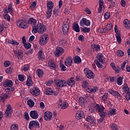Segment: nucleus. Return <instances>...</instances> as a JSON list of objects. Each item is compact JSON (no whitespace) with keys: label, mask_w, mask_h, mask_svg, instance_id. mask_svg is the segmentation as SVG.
Returning <instances> with one entry per match:
<instances>
[{"label":"nucleus","mask_w":130,"mask_h":130,"mask_svg":"<svg viewBox=\"0 0 130 130\" xmlns=\"http://www.w3.org/2000/svg\"><path fill=\"white\" fill-rule=\"evenodd\" d=\"M46 31V27L43 23H38L36 24L35 26H33L31 32L34 34H43Z\"/></svg>","instance_id":"1"},{"label":"nucleus","mask_w":130,"mask_h":130,"mask_svg":"<svg viewBox=\"0 0 130 130\" xmlns=\"http://www.w3.org/2000/svg\"><path fill=\"white\" fill-rule=\"evenodd\" d=\"M70 23L71 21L69 19H66L62 25V32L63 35L67 36L69 34V30H70Z\"/></svg>","instance_id":"2"},{"label":"nucleus","mask_w":130,"mask_h":130,"mask_svg":"<svg viewBox=\"0 0 130 130\" xmlns=\"http://www.w3.org/2000/svg\"><path fill=\"white\" fill-rule=\"evenodd\" d=\"M16 25L21 29H27L29 27L28 22L25 19H19L16 21Z\"/></svg>","instance_id":"3"},{"label":"nucleus","mask_w":130,"mask_h":130,"mask_svg":"<svg viewBox=\"0 0 130 130\" xmlns=\"http://www.w3.org/2000/svg\"><path fill=\"white\" fill-rule=\"evenodd\" d=\"M54 83L55 85L59 88H62V87H67V86H68L67 81L64 80L55 79L54 80Z\"/></svg>","instance_id":"4"},{"label":"nucleus","mask_w":130,"mask_h":130,"mask_svg":"<svg viewBox=\"0 0 130 130\" xmlns=\"http://www.w3.org/2000/svg\"><path fill=\"white\" fill-rule=\"evenodd\" d=\"M95 109L99 114H106V110H105V108L102 105L96 104Z\"/></svg>","instance_id":"5"},{"label":"nucleus","mask_w":130,"mask_h":130,"mask_svg":"<svg viewBox=\"0 0 130 130\" xmlns=\"http://www.w3.org/2000/svg\"><path fill=\"white\" fill-rule=\"evenodd\" d=\"M84 74L86 75V77L87 79H94L95 77V74H94V73L91 70H89L87 68H85L84 70Z\"/></svg>","instance_id":"6"},{"label":"nucleus","mask_w":130,"mask_h":130,"mask_svg":"<svg viewBox=\"0 0 130 130\" xmlns=\"http://www.w3.org/2000/svg\"><path fill=\"white\" fill-rule=\"evenodd\" d=\"M86 121L88 122H89L91 126H95L97 123H96V119L94 116H87L86 117Z\"/></svg>","instance_id":"7"},{"label":"nucleus","mask_w":130,"mask_h":130,"mask_svg":"<svg viewBox=\"0 0 130 130\" xmlns=\"http://www.w3.org/2000/svg\"><path fill=\"white\" fill-rule=\"evenodd\" d=\"M64 52V49L61 47H57L55 51L54 52V54L56 57H59L60 55H62Z\"/></svg>","instance_id":"8"},{"label":"nucleus","mask_w":130,"mask_h":130,"mask_svg":"<svg viewBox=\"0 0 130 130\" xmlns=\"http://www.w3.org/2000/svg\"><path fill=\"white\" fill-rule=\"evenodd\" d=\"M39 125L40 124H39V122H38L37 120H32L30 121L28 124V128L29 129H32V128H37L39 127Z\"/></svg>","instance_id":"9"},{"label":"nucleus","mask_w":130,"mask_h":130,"mask_svg":"<svg viewBox=\"0 0 130 130\" xmlns=\"http://www.w3.org/2000/svg\"><path fill=\"white\" fill-rule=\"evenodd\" d=\"M80 25L81 27H84V26L89 27V26H91V22L90 20L87 19V18H83L80 21Z\"/></svg>","instance_id":"10"},{"label":"nucleus","mask_w":130,"mask_h":130,"mask_svg":"<svg viewBox=\"0 0 130 130\" xmlns=\"http://www.w3.org/2000/svg\"><path fill=\"white\" fill-rule=\"evenodd\" d=\"M39 42L40 45L43 46V45H45L48 42V38L46 36L43 35L39 40Z\"/></svg>","instance_id":"11"},{"label":"nucleus","mask_w":130,"mask_h":130,"mask_svg":"<svg viewBox=\"0 0 130 130\" xmlns=\"http://www.w3.org/2000/svg\"><path fill=\"white\" fill-rule=\"evenodd\" d=\"M108 92H109L111 95L115 96L117 99H121V98H122V96L118 91H114L113 90L110 89H108Z\"/></svg>","instance_id":"12"},{"label":"nucleus","mask_w":130,"mask_h":130,"mask_svg":"<svg viewBox=\"0 0 130 130\" xmlns=\"http://www.w3.org/2000/svg\"><path fill=\"white\" fill-rule=\"evenodd\" d=\"M79 102L81 107L82 108H85V107H86V105H87V98H80L79 99Z\"/></svg>","instance_id":"13"},{"label":"nucleus","mask_w":130,"mask_h":130,"mask_svg":"<svg viewBox=\"0 0 130 130\" xmlns=\"http://www.w3.org/2000/svg\"><path fill=\"white\" fill-rule=\"evenodd\" d=\"M64 63L67 67H71L73 63V57H72V56H68L64 60Z\"/></svg>","instance_id":"14"},{"label":"nucleus","mask_w":130,"mask_h":130,"mask_svg":"<svg viewBox=\"0 0 130 130\" xmlns=\"http://www.w3.org/2000/svg\"><path fill=\"white\" fill-rule=\"evenodd\" d=\"M30 93L34 96H38L40 94V90L38 87H34L30 90Z\"/></svg>","instance_id":"15"},{"label":"nucleus","mask_w":130,"mask_h":130,"mask_svg":"<svg viewBox=\"0 0 130 130\" xmlns=\"http://www.w3.org/2000/svg\"><path fill=\"white\" fill-rule=\"evenodd\" d=\"M48 64L49 67H50L51 70H53V71H55L56 70V67H57V65H56V64L54 63L53 60H49V61L48 62Z\"/></svg>","instance_id":"16"},{"label":"nucleus","mask_w":130,"mask_h":130,"mask_svg":"<svg viewBox=\"0 0 130 130\" xmlns=\"http://www.w3.org/2000/svg\"><path fill=\"white\" fill-rule=\"evenodd\" d=\"M98 90V87L88 86L86 88V91L88 93H95Z\"/></svg>","instance_id":"17"},{"label":"nucleus","mask_w":130,"mask_h":130,"mask_svg":"<svg viewBox=\"0 0 130 130\" xmlns=\"http://www.w3.org/2000/svg\"><path fill=\"white\" fill-rule=\"evenodd\" d=\"M36 23H37V20L33 17L30 18L27 21L28 25H29V24L31 25L32 29L33 27L36 25Z\"/></svg>","instance_id":"18"},{"label":"nucleus","mask_w":130,"mask_h":130,"mask_svg":"<svg viewBox=\"0 0 130 130\" xmlns=\"http://www.w3.org/2000/svg\"><path fill=\"white\" fill-rule=\"evenodd\" d=\"M9 97H11V95H10V93H2L0 95V101H2V102H5L6 101V100L7 98H9Z\"/></svg>","instance_id":"19"},{"label":"nucleus","mask_w":130,"mask_h":130,"mask_svg":"<svg viewBox=\"0 0 130 130\" xmlns=\"http://www.w3.org/2000/svg\"><path fill=\"white\" fill-rule=\"evenodd\" d=\"M66 83L67 85H68L70 87H74V86L76 85V83L75 82V78L71 77L67 81Z\"/></svg>","instance_id":"20"},{"label":"nucleus","mask_w":130,"mask_h":130,"mask_svg":"<svg viewBox=\"0 0 130 130\" xmlns=\"http://www.w3.org/2000/svg\"><path fill=\"white\" fill-rule=\"evenodd\" d=\"M13 85V81L10 79L6 80L3 83V86L4 87H12Z\"/></svg>","instance_id":"21"},{"label":"nucleus","mask_w":130,"mask_h":130,"mask_svg":"<svg viewBox=\"0 0 130 130\" xmlns=\"http://www.w3.org/2000/svg\"><path fill=\"white\" fill-rule=\"evenodd\" d=\"M45 94L50 96V95H52V94H53V90L50 87H45Z\"/></svg>","instance_id":"22"},{"label":"nucleus","mask_w":130,"mask_h":130,"mask_svg":"<svg viewBox=\"0 0 130 130\" xmlns=\"http://www.w3.org/2000/svg\"><path fill=\"white\" fill-rule=\"evenodd\" d=\"M91 47L95 52H98L101 50V47L99 45L93 44L91 45Z\"/></svg>","instance_id":"23"},{"label":"nucleus","mask_w":130,"mask_h":130,"mask_svg":"<svg viewBox=\"0 0 130 130\" xmlns=\"http://www.w3.org/2000/svg\"><path fill=\"white\" fill-rule=\"evenodd\" d=\"M13 113V110H12V106L10 105L7 106V110L5 114H12Z\"/></svg>","instance_id":"24"},{"label":"nucleus","mask_w":130,"mask_h":130,"mask_svg":"<svg viewBox=\"0 0 130 130\" xmlns=\"http://www.w3.org/2000/svg\"><path fill=\"white\" fill-rule=\"evenodd\" d=\"M74 63H81V62H82V59H81V57H80L79 56H75L74 57Z\"/></svg>","instance_id":"25"},{"label":"nucleus","mask_w":130,"mask_h":130,"mask_svg":"<svg viewBox=\"0 0 130 130\" xmlns=\"http://www.w3.org/2000/svg\"><path fill=\"white\" fill-rule=\"evenodd\" d=\"M123 24L126 29H130V21L128 19H125L123 21Z\"/></svg>","instance_id":"26"},{"label":"nucleus","mask_w":130,"mask_h":130,"mask_svg":"<svg viewBox=\"0 0 130 130\" xmlns=\"http://www.w3.org/2000/svg\"><path fill=\"white\" fill-rule=\"evenodd\" d=\"M72 28L74 31L77 32V33H79V32L80 31V26H79V24H78V23L74 24L72 26Z\"/></svg>","instance_id":"27"},{"label":"nucleus","mask_w":130,"mask_h":130,"mask_svg":"<svg viewBox=\"0 0 130 130\" xmlns=\"http://www.w3.org/2000/svg\"><path fill=\"white\" fill-rule=\"evenodd\" d=\"M99 9H98V13L102 12V9H103V0H99Z\"/></svg>","instance_id":"28"},{"label":"nucleus","mask_w":130,"mask_h":130,"mask_svg":"<svg viewBox=\"0 0 130 130\" xmlns=\"http://www.w3.org/2000/svg\"><path fill=\"white\" fill-rule=\"evenodd\" d=\"M26 85L28 87H31V86L33 85V81H32V80H31V77L30 76L27 77V79L26 81Z\"/></svg>","instance_id":"29"},{"label":"nucleus","mask_w":130,"mask_h":130,"mask_svg":"<svg viewBox=\"0 0 130 130\" xmlns=\"http://www.w3.org/2000/svg\"><path fill=\"white\" fill-rule=\"evenodd\" d=\"M122 89L125 93H129V87H128L127 84H125L124 85L123 87L122 88Z\"/></svg>","instance_id":"30"},{"label":"nucleus","mask_w":130,"mask_h":130,"mask_svg":"<svg viewBox=\"0 0 130 130\" xmlns=\"http://www.w3.org/2000/svg\"><path fill=\"white\" fill-rule=\"evenodd\" d=\"M8 43L9 44H12V45H19L20 43H18L17 41L13 40V39L11 40H8Z\"/></svg>","instance_id":"31"},{"label":"nucleus","mask_w":130,"mask_h":130,"mask_svg":"<svg viewBox=\"0 0 130 130\" xmlns=\"http://www.w3.org/2000/svg\"><path fill=\"white\" fill-rule=\"evenodd\" d=\"M59 68L61 71V72H65V71H67L68 68H67V67L63 64L61 61H60L59 63Z\"/></svg>","instance_id":"32"},{"label":"nucleus","mask_w":130,"mask_h":130,"mask_svg":"<svg viewBox=\"0 0 130 130\" xmlns=\"http://www.w3.org/2000/svg\"><path fill=\"white\" fill-rule=\"evenodd\" d=\"M108 99V93H105L102 97V101H103V103H106V101Z\"/></svg>","instance_id":"33"},{"label":"nucleus","mask_w":130,"mask_h":130,"mask_svg":"<svg viewBox=\"0 0 130 130\" xmlns=\"http://www.w3.org/2000/svg\"><path fill=\"white\" fill-rule=\"evenodd\" d=\"M52 118V115L51 114H45L44 116L45 120H47V121H49V120H51Z\"/></svg>","instance_id":"34"},{"label":"nucleus","mask_w":130,"mask_h":130,"mask_svg":"<svg viewBox=\"0 0 130 130\" xmlns=\"http://www.w3.org/2000/svg\"><path fill=\"white\" fill-rule=\"evenodd\" d=\"M37 72V75L39 77L42 78V77H43L44 72L42 69H38Z\"/></svg>","instance_id":"35"},{"label":"nucleus","mask_w":130,"mask_h":130,"mask_svg":"<svg viewBox=\"0 0 130 130\" xmlns=\"http://www.w3.org/2000/svg\"><path fill=\"white\" fill-rule=\"evenodd\" d=\"M27 105L32 108V107H34V105H35V103L32 100L29 99L27 101Z\"/></svg>","instance_id":"36"},{"label":"nucleus","mask_w":130,"mask_h":130,"mask_svg":"<svg viewBox=\"0 0 130 130\" xmlns=\"http://www.w3.org/2000/svg\"><path fill=\"white\" fill-rule=\"evenodd\" d=\"M123 80V78H122L121 76H119V77H118L117 80V85H119V86H121V85H122Z\"/></svg>","instance_id":"37"},{"label":"nucleus","mask_w":130,"mask_h":130,"mask_svg":"<svg viewBox=\"0 0 130 130\" xmlns=\"http://www.w3.org/2000/svg\"><path fill=\"white\" fill-rule=\"evenodd\" d=\"M53 8V3L52 2H48L47 4V10H51L52 11V8Z\"/></svg>","instance_id":"38"},{"label":"nucleus","mask_w":130,"mask_h":130,"mask_svg":"<svg viewBox=\"0 0 130 130\" xmlns=\"http://www.w3.org/2000/svg\"><path fill=\"white\" fill-rule=\"evenodd\" d=\"M90 30L91 29L90 28V27L85 26L83 28H81V32H83V33H89Z\"/></svg>","instance_id":"39"},{"label":"nucleus","mask_w":130,"mask_h":130,"mask_svg":"<svg viewBox=\"0 0 130 130\" xmlns=\"http://www.w3.org/2000/svg\"><path fill=\"white\" fill-rule=\"evenodd\" d=\"M11 130H19V125L17 124H12L11 125Z\"/></svg>","instance_id":"40"},{"label":"nucleus","mask_w":130,"mask_h":130,"mask_svg":"<svg viewBox=\"0 0 130 130\" xmlns=\"http://www.w3.org/2000/svg\"><path fill=\"white\" fill-rule=\"evenodd\" d=\"M100 118L98 119V121L100 123H101V122H102V121H103V120H104V118H105L106 115V114H100Z\"/></svg>","instance_id":"41"},{"label":"nucleus","mask_w":130,"mask_h":130,"mask_svg":"<svg viewBox=\"0 0 130 130\" xmlns=\"http://www.w3.org/2000/svg\"><path fill=\"white\" fill-rule=\"evenodd\" d=\"M98 32H99V33H102V34L104 33V34H106V33H108V31H107L106 27L99 28L98 29Z\"/></svg>","instance_id":"42"},{"label":"nucleus","mask_w":130,"mask_h":130,"mask_svg":"<svg viewBox=\"0 0 130 130\" xmlns=\"http://www.w3.org/2000/svg\"><path fill=\"white\" fill-rule=\"evenodd\" d=\"M24 55V54H23V51L21 50H18L17 51V56L18 58H22Z\"/></svg>","instance_id":"43"},{"label":"nucleus","mask_w":130,"mask_h":130,"mask_svg":"<svg viewBox=\"0 0 130 130\" xmlns=\"http://www.w3.org/2000/svg\"><path fill=\"white\" fill-rule=\"evenodd\" d=\"M94 63L96 64L98 68H99V69H102L103 66L102 64H101V63H100V62H99V61L98 60L95 59L94 61Z\"/></svg>","instance_id":"44"},{"label":"nucleus","mask_w":130,"mask_h":130,"mask_svg":"<svg viewBox=\"0 0 130 130\" xmlns=\"http://www.w3.org/2000/svg\"><path fill=\"white\" fill-rule=\"evenodd\" d=\"M103 56H104L101 53L98 55V59L101 63H103V62H104L103 61Z\"/></svg>","instance_id":"45"},{"label":"nucleus","mask_w":130,"mask_h":130,"mask_svg":"<svg viewBox=\"0 0 130 130\" xmlns=\"http://www.w3.org/2000/svg\"><path fill=\"white\" fill-rule=\"evenodd\" d=\"M116 112V109L110 108L108 111V114H114Z\"/></svg>","instance_id":"46"},{"label":"nucleus","mask_w":130,"mask_h":130,"mask_svg":"<svg viewBox=\"0 0 130 130\" xmlns=\"http://www.w3.org/2000/svg\"><path fill=\"white\" fill-rule=\"evenodd\" d=\"M88 86H89V82L87 80H84L82 83L83 88H85V89H86Z\"/></svg>","instance_id":"47"},{"label":"nucleus","mask_w":130,"mask_h":130,"mask_svg":"<svg viewBox=\"0 0 130 130\" xmlns=\"http://www.w3.org/2000/svg\"><path fill=\"white\" fill-rule=\"evenodd\" d=\"M120 68L118 66H116V67L113 69L115 72V74H119L120 73Z\"/></svg>","instance_id":"48"},{"label":"nucleus","mask_w":130,"mask_h":130,"mask_svg":"<svg viewBox=\"0 0 130 130\" xmlns=\"http://www.w3.org/2000/svg\"><path fill=\"white\" fill-rule=\"evenodd\" d=\"M47 14V19H49L51 17V14H52V10H48L46 11Z\"/></svg>","instance_id":"49"},{"label":"nucleus","mask_w":130,"mask_h":130,"mask_svg":"<svg viewBox=\"0 0 130 130\" xmlns=\"http://www.w3.org/2000/svg\"><path fill=\"white\" fill-rule=\"evenodd\" d=\"M111 128L112 130H118V127L115 123H112L111 124Z\"/></svg>","instance_id":"50"},{"label":"nucleus","mask_w":130,"mask_h":130,"mask_svg":"<svg viewBox=\"0 0 130 130\" xmlns=\"http://www.w3.org/2000/svg\"><path fill=\"white\" fill-rule=\"evenodd\" d=\"M112 28H113V26H112V24L109 23L108 25H107V26L106 27V29L107 30V31H108L111 30L112 29Z\"/></svg>","instance_id":"51"},{"label":"nucleus","mask_w":130,"mask_h":130,"mask_svg":"<svg viewBox=\"0 0 130 130\" xmlns=\"http://www.w3.org/2000/svg\"><path fill=\"white\" fill-rule=\"evenodd\" d=\"M69 107V104L67 102H63V105L61 107V109H67Z\"/></svg>","instance_id":"52"},{"label":"nucleus","mask_w":130,"mask_h":130,"mask_svg":"<svg viewBox=\"0 0 130 130\" xmlns=\"http://www.w3.org/2000/svg\"><path fill=\"white\" fill-rule=\"evenodd\" d=\"M118 43H121V36L120 35H115Z\"/></svg>","instance_id":"53"},{"label":"nucleus","mask_w":130,"mask_h":130,"mask_svg":"<svg viewBox=\"0 0 130 130\" xmlns=\"http://www.w3.org/2000/svg\"><path fill=\"white\" fill-rule=\"evenodd\" d=\"M23 46L26 49H29L31 48V44L29 43H25V44H23Z\"/></svg>","instance_id":"54"},{"label":"nucleus","mask_w":130,"mask_h":130,"mask_svg":"<svg viewBox=\"0 0 130 130\" xmlns=\"http://www.w3.org/2000/svg\"><path fill=\"white\" fill-rule=\"evenodd\" d=\"M4 19L5 20H7L8 22H10L11 21V16L8 14H6L4 16Z\"/></svg>","instance_id":"55"},{"label":"nucleus","mask_w":130,"mask_h":130,"mask_svg":"<svg viewBox=\"0 0 130 130\" xmlns=\"http://www.w3.org/2000/svg\"><path fill=\"white\" fill-rule=\"evenodd\" d=\"M110 3V5L109 6V9H112L114 8V6H115V2H113V1H111L109 2Z\"/></svg>","instance_id":"56"},{"label":"nucleus","mask_w":130,"mask_h":130,"mask_svg":"<svg viewBox=\"0 0 130 130\" xmlns=\"http://www.w3.org/2000/svg\"><path fill=\"white\" fill-rule=\"evenodd\" d=\"M11 65V62L9 60L5 61L4 62V67L5 68H8L9 66Z\"/></svg>","instance_id":"57"},{"label":"nucleus","mask_w":130,"mask_h":130,"mask_svg":"<svg viewBox=\"0 0 130 130\" xmlns=\"http://www.w3.org/2000/svg\"><path fill=\"white\" fill-rule=\"evenodd\" d=\"M18 80L19 81H20V82H24V80H25L24 75L19 74V75H18Z\"/></svg>","instance_id":"58"},{"label":"nucleus","mask_w":130,"mask_h":130,"mask_svg":"<svg viewBox=\"0 0 130 130\" xmlns=\"http://www.w3.org/2000/svg\"><path fill=\"white\" fill-rule=\"evenodd\" d=\"M124 53L121 50H118L117 51V55L118 56H123Z\"/></svg>","instance_id":"59"},{"label":"nucleus","mask_w":130,"mask_h":130,"mask_svg":"<svg viewBox=\"0 0 130 130\" xmlns=\"http://www.w3.org/2000/svg\"><path fill=\"white\" fill-rule=\"evenodd\" d=\"M8 12H14L13 10V3H10L8 6Z\"/></svg>","instance_id":"60"},{"label":"nucleus","mask_w":130,"mask_h":130,"mask_svg":"<svg viewBox=\"0 0 130 130\" xmlns=\"http://www.w3.org/2000/svg\"><path fill=\"white\" fill-rule=\"evenodd\" d=\"M84 117V115L83 114H76V118L78 120L80 119H82Z\"/></svg>","instance_id":"61"},{"label":"nucleus","mask_w":130,"mask_h":130,"mask_svg":"<svg viewBox=\"0 0 130 130\" xmlns=\"http://www.w3.org/2000/svg\"><path fill=\"white\" fill-rule=\"evenodd\" d=\"M30 68V66H29V64H27L24 65L23 68V71H24V72H26V71H28V70H29Z\"/></svg>","instance_id":"62"},{"label":"nucleus","mask_w":130,"mask_h":130,"mask_svg":"<svg viewBox=\"0 0 130 130\" xmlns=\"http://www.w3.org/2000/svg\"><path fill=\"white\" fill-rule=\"evenodd\" d=\"M59 43L61 46H64V45H66V43H67V41L65 40H61L59 41Z\"/></svg>","instance_id":"63"},{"label":"nucleus","mask_w":130,"mask_h":130,"mask_svg":"<svg viewBox=\"0 0 130 130\" xmlns=\"http://www.w3.org/2000/svg\"><path fill=\"white\" fill-rule=\"evenodd\" d=\"M125 98L127 101H129L130 100V92H127L126 93V95L125 96Z\"/></svg>","instance_id":"64"}]
</instances>
